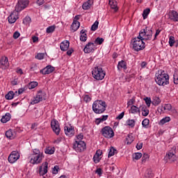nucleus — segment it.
Returning <instances> with one entry per match:
<instances>
[{"instance_id":"f257e3e1","label":"nucleus","mask_w":178,"mask_h":178,"mask_svg":"<svg viewBox=\"0 0 178 178\" xmlns=\"http://www.w3.org/2000/svg\"><path fill=\"white\" fill-rule=\"evenodd\" d=\"M155 81L158 86H168L169 84V74L165 73L163 70H160L159 74H156Z\"/></svg>"},{"instance_id":"f03ea898","label":"nucleus","mask_w":178,"mask_h":178,"mask_svg":"<svg viewBox=\"0 0 178 178\" xmlns=\"http://www.w3.org/2000/svg\"><path fill=\"white\" fill-rule=\"evenodd\" d=\"M106 102L102 100H96L92 104V111L96 114L104 113L106 111Z\"/></svg>"},{"instance_id":"7ed1b4c3","label":"nucleus","mask_w":178,"mask_h":178,"mask_svg":"<svg viewBox=\"0 0 178 178\" xmlns=\"http://www.w3.org/2000/svg\"><path fill=\"white\" fill-rule=\"evenodd\" d=\"M132 49L134 51L138 52V51H143L145 48V43L144 40L140 38H135L132 40Z\"/></svg>"},{"instance_id":"20e7f679","label":"nucleus","mask_w":178,"mask_h":178,"mask_svg":"<svg viewBox=\"0 0 178 178\" xmlns=\"http://www.w3.org/2000/svg\"><path fill=\"white\" fill-rule=\"evenodd\" d=\"M105 74V71L101 67H95L92 71V76L95 80H104Z\"/></svg>"},{"instance_id":"39448f33","label":"nucleus","mask_w":178,"mask_h":178,"mask_svg":"<svg viewBox=\"0 0 178 178\" xmlns=\"http://www.w3.org/2000/svg\"><path fill=\"white\" fill-rule=\"evenodd\" d=\"M100 133L105 138H112L115 136V132L111 127H104L102 129Z\"/></svg>"},{"instance_id":"423d86ee","label":"nucleus","mask_w":178,"mask_h":178,"mask_svg":"<svg viewBox=\"0 0 178 178\" xmlns=\"http://www.w3.org/2000/svg\"><path fill=\"white\" fill-rule=\"evenodd\" d=\"M72 147L76 152H83L87 148V145H86L84 141L76 140Z\"/></svg>"},{"instance_id":"0eeeda50","label":"nucleus","mask_w":178,"mask_h":178,"mask_svg":"<svg viewBox=\"0 0 178 178\" xmlns=\"http://www.w3.org/2000/svg\"><path fill=\"white\" fill-rule=\"evenodd\" d=\"M26 6H29V0H19L15 6V11L19 13V12H22L23 9H26Z\"/></svg>"},{"instance_id":"6e6552de","label":"nucleus","mask_w":178,"mask_h":178,"mask_svg":"<svg viewBox=\"0 0 178 178\" xmlns=\"http://www.w3.org/2000/svg\"><path fill=\"white\" fill-rule=\"evenodd\" d=\"M44 95H45V93L42 92V91L41 90L39 91L36 95V97L33 99L31 104L32 105H34L35 104L41 102V101H45V97H44Z\"/></svg>"},{"instance_id":"1a4fd4ad","label":"nucleus","mask_w":178,"mask_h":178,"mask_svg":"<svg viewBox=\"0 0 178 178\" xmlns=\"http://www.w3.org/2000/svg\"><path fill=\"white\" fill-rule=\"evenodd\" d=\"M51 127L53 131L56 134V136H59L60 133V127H59V122L58 120L54 119L51 122Z\"/></svg>"},{"instance_id":"9d476101","label":"nucleus","mask_w":178,"mask_h":178,"mask_svg":"<svg viewBox=\"0 0 178 178\" xmlns=\"http://www.w3.org/2000/svg\"><path fill=\"white\" fill-rule=\"evenodd\" d=\"M20 158V154L17 151H13L8 156V161L10 163H15Z\"/></svg>"},{"instance_id":"9b49d317","label":"nucleus","mask_w":178,"mask_h":178,"mask_svg":"<svg viewBox=\"0 0 178 178\" xmlns=\"http://www.w3.org/2000/svg\"><path fill=\"white\" fill-rule=\"evenodd\" d=\"M95 49H97L95 44L90 42L84 47L83 51L85 52V54H91V52H94Z\"/></svg>"},{"instance_id":"f8f14e48","label":"nucleus","mask_w":178,"mask_h":178,"mask_svg":"<svg viewBox=\"0 0 178 178\" xmlns=\"http://www.w3.org/2000/svg\"><path fill=\"white\" fill-rule=\"evenodd\" d=\"M41 161H42V154H36L32 155L30 162L32 163V165H35V163H41Z\"/></svg>"},{"instance_id":"ddd939ff","label":"nucleus","mask_w":178,"mask_h":178,"mask_svg":"<svg viewBox=\"0 0 178 178\" xmlns=\"http://www.w3.org/2000/svg\"><path fill=\"white\" fill-rule=\"evenodd\" d=\"M48 173V162H44L39 168V175L40 176H44Z\"/></svg>"},{"instance_id":"4468645a","label":"nucleus","mask_w":178,"mask_h":178,"mask_svg":"<svg viewBox=\"0 0 178 178\" xmlns=\"http://www.w3.org/2000/svg\"><path fill=\"white\" fill-rule=\"evenodd\" d=\"M55 71V67L51 65H47L46 67L40 70L42 74H51V73Z\"/></svg>"},{"instance_id":"2eb2a0df","label":"nucleus","mask_w":178,"mask_h":178,"mask_svg":"<svg viewBox=\"0 0 178 178\" xmlns=\"http://www.w3.org/2000/svg\"><path fill=\"white\" fill-rule=\"evenodd\" d=\"M8 19V23H10V24H13V23L16 22V20L19 19V17H17V13L14 11L9 15Z\"/></svg>"},{"instance_id":"dca6fc26","label":"nucleus","mask_w":178,"mask_h":178,"mask_svg":"<svg viewBox=\"0 0 178 178\" xmlns=\"http://www.w3.org/2000/svg\"><path fill=\"white\" fill-rule=\"evenodd\" d=\"M165 159H169L171 162H175L177 159L176 154L173 152H168L165 155Z\"/></svg>"},{"instance_id":"f3484780","label":"nucleus","mask_w":178,"mask_h":178,"mask_svg":"<svg viewBox=\"0 0 178 178\" xmlns=\"http://www.w3.org/2000/svg\"><path fill=\"white\" fill-rule=\"evenodd\" d=\"M94 4V0H88L86 2L83 3L82 5V8L84 10H88L91 8V6Z\"/></svg>"},{"instance_id":"a211bd4d","label":"nucleus","mask_w":178,"mask_h":178,"mask_svg":"<svg viewBox=\"0 0 178 178\" xmlns=\"http://www.w3.org/2000/svg\"><path fill=\"white\" fill-rule=\"evenodd\" d=\"M101 155H102V150L101 149L97 150L95 154L93 156V161L95 163H98L99 161H101V158L99 157L101 156Z\"/></svg>"},{"instance_id":"6ab92c4d","label":"nucleus","mask_w":178,"mask_h":178,"mask_svg":"<svg viewBox=\"0 0 178 178\" xmlns=\"http://www.w3.org/2000/svg\"><path fill=\"white\" fill-rule=\"evenodd\" d=\"M108 3L111 6V9H113L114 12H118V10H119L118 1H116V0H109Z\"/></svg>"},{"instance_id":"aec40b11","label":"nucleus","mask_w":178,"mask_h":178,"mask_svg":"<svg viewBox=\"0 0 178 178\" xmlns=\"http://www.w3.org/2000/svg\"><path fill=\"white\" fill-rule=\"evenodd\" d=\"M147 33H148V28L146 27L145 29H142L139 35L138 36V38H141L143 41H145V38H147Z\"/></svg>"},{"instance_id":"412c9836","label":"nucleus","mask_w":178,"mask_h":178,"mask_svg":"<svg viewBox=\"0 0 178 178\" xmlns=\"http://www.w3.org/2000/svg\"><path fill=\"white\" fill-rule=\"evenodd\" d=\"M6 137L10 140H13L16 137V132L12 129H9L6 132Z\"/></svg>"},{"instance_id":"4be33fe9","label":"nucleus","mask_w":178,"mask_h":178,"mask_svg":"<svg viewBox=\"0 0 178 178\" xmlns=\"http://www.w3.org/2000/svg\"><path fill=\"white\" fill-rule=\"evenodd\" d=\"M74 127L72 126L71 124H69V127H67V136L68 137H73L74 136Z\"/></svg>"},{"instance_id":"5701e85b","label":"nucleus","mask_w":178,"mask_h":178,"mask_svg":"<svg viewBox=\"0 0 178 178\" xmlns=\"http://www.w3.org/2000/svg\"><path fill=\"white\" fill-rule=\"evenodd\" d=\"M80 40L86 42L87 41V31L82 29L80 32Z\"/></svg>"},{"instance_id":"b1692460","label":"nucleus","mask_w":178,"mask_h":178,"mask_svg":"<svg viewBox=\"0 0 178 178\" xmlns=\"http://www.w3.org/2000/svg\"><path fill=\"white\" fill-rule=\"evenodd\" d=\"M80 27V23L76 21H73V23L71 25V30L73 33L74 31H77L79 30V28Z\"/></svg>"},{"instance_id":"393cba45","label":"nucleus","mask_w":178,"mask_h":178,"mask_svg":"<svg viewBox=\"0 0 178 178\" xmlns=\"http://www.w3.org/2000/svg\"><path fill=\"white\" fill-rule=\"evenodd\" d=\"M170 19L172 22H178V13L177 12L173 10L170 13Z\"/></svg>"},{"instance_id":"a878e982","label":"nucleus","mask_w":178,"mask_h":178,"mask_svg":"<svg viewBox=\"0 0 178 178\" xmlns=\"http://www.w3.org/2000/svg\"><path fill=\"white\" fill-rule=\"evenodd\" d=\"M108 117L109 116L106 115H102V118H96L95 123L96 124H99V123H102V122H105V120H108Z\"/></svg>"},{"instance_id":"bb28decb","label":"nucleus","mask_w":178,"mask_h":178,"mask_svg":"<svg viewBox=\"0 0 178 178\" xmlns=\"http://www.w3.org/2000/svg\"><path fill=\"white\" fill-rule=\"evenodd\" d=\"M10 120V113H7L5 115L2 116V118L1 119V123H7V122H9Z\"/></svg>"},{"instance_id":"cd10ccee","label":"nucleus","mask_w":178,"mask_h":178,"mask_svg":"<svg viewBox=\"0 0 178 178\" xmlns=\"http://www.w3.org/2000/svg\"><path fill=\"white\" fill-rule=\"evenodd\" d=\"M118 70H120L121 69L126 70V69H127V65L126 64V62H124V60L120 61L118 65Z\"/></svg>"},{"instance_id":"c85d7f7f","label":"nucleus","mask_w":178,"mask_h":178,"mask_svg":"<svg viewBox=\"0 0 178 178\" xmlns=\"http://www.w3.org/2000/svg\"><path fill=\"white\" fill-rule=\"evenodd\" d=\"M0 65L1 66H5L6 67H8V66H9V60L8 59V57H4L0 60Z\"/></svg>"},{"instance_id":"c756f323","label":"nucleus","mask_w":178,"mask_h":178,"mask_svg":"<svg viewBox=\"0 0 178 178\" xmlns=\"http://www.w3.org/2000/svg\"><path fill=\"white\" fill-rule=\"evenodd\" d=\"M140 109L142 111L143 116H148V115L149 114V110H148L146 106H140Z\"/></svg>"},{"instance_id":"7c9ffc66","label":"nucleus","mask_w":178,"mask_h":178,"mask_svg":"<svg viewBox=\"0 0 178 178\" xmlns=\"http://www.w3.org/2000/svg\"><path fill=\"white\" fill-rule=\"evenodd\" d=\"M126 124L131 127V129H134V126H136V120L129 119L127 120Z\"/></svg>"},{"instance_id":"2f4dec72","label":"nucleus","mask_w":178,"mask_h":178,"mask_svg":"<svg viewBox=\"0 0 178 178\" xmlns=\"http://www.w3.org/2000/svg\"><path fill=\"white\" fill-rule=\"evenodd\" d=\"M130 113H133L134 115H136V113H140V109L136 106H131Z\"/></svg>"},{"instance_id":"473e14b6","label":"nucleus","mask_w":178,"mask_h":178,"mask_svg":"<svg viewBox=\"0 0 178 178\" xmlns=\"http://www.w3.org/2000/svg\"><path fill=\"white\" fill-rule=\"evenodd\" d=\"M60 48L61 51H67V40H65L60 43Z\"/></svg>"},{"instance_id":"72a5a7b5","label":"nucleus","mask_w":178,"mask_h":178,"mask_svg":"<svg viewBox=\"0 0 178 178\" xmlns=\"http://www.w3.org/2000/svg\"><path fill=\"white\" fill-rule=\"evenodd\" d=\"M152 104L154 106H158V105H159V104H161V99H159V97H154L153 98V101L152 102Z\"/></svg>"},{"instance_id":"f704fd0d","label":"nucleus","mask_w":178,"mask_h":178,"mask_svg":"<svg viewBox=\"0 0 178 178\" xmlns=\"http://www.w3.org/2000/svg\"><path fill=\"white\" fill-rule=\"evenodd\" d=\"M45 154H48L49 155H52L55 152V147H48L45 149Z\"/></svg>"},{"instance_id":"c9c22d12","label":"nucleus","mask_w":178,"mask_h":178,"mask_svg":"<svg viewBox=\"0 0 178 178\" xmlns=\"http://www.w3.org/2000/svg\"><path fill=\"white\" fill-rule=\"evenodd\" d=\"M170 117H165L159 122V124L163 126V124H165V123H169V122H170Z\"/></svg>"},{"instance_id":"e433bc0d","label":"nucleus","mask_w":178,"mask_h":178,"mask_svg":"<svg viewBox=\"0 0 178 178\" xmlns=\"http://www.w3.org/2000/svg\"><path fill=\"white\" fill-rule=\"evenodd\" d=\"M142 125L145 129H148V126H149V120L148 118H145L142 122Z\"/></svg>"},{"instance_id":"4c0bfd02","label":"nucleus","mask_w":178,"mask_h":178,"mask_svg":"<svg viewBox=\"0 0 178 178\" xmlns=\"http://www.w3.org/2000/svg\"><path fill=\"white\" fill-rule=\"evenodd\" d=\"M150 12H151V9H149V8H146L143 10V17L144 20H145V19H147V17H148V15H149Z\"/></svg>"},{"instance_id":"58836bf2","label":"nucleus","mask_w":178,"mask_h":178,"mask_svg":"<svg viewBox=\"0 0 178 178\" xmlns=\"http://www.w3.org/2000/svg\"><path fill=\"white\" fill-rule=\"evenodd\" d=\"M15 97V92L13 91H10L7 95H6V99H13Z\"/></svg>"},{"instance_id":"ea45409f","label":"nucleus","mask_w":178,"mask_h":178,"mask_svg":"<svg viewBox=\"0 0 178 178\" xmlns=\"http://www.w3.org/2000/svg\"><path fill=\"white\" fill-rule=\"evenodd\" d=\"M152 38V30L149 29L147 33H146V38L145 39V41H148V40H151Z\"/></svg>"},{"instance_id":"a19ab883","label":"nucleus","mask_w":178,"mask_h":178,"mask_svg":"<svg viewBox=\"0 0 178 178\" xmlns=\"http://www.w3.org/2000/svg\"><path fill=\"white\" fill-rule=\"evenodd\" d=\"M37 86H38V82L33 81L29 83L28 88H29V90H33V88L37 87Z\"/></svg>"},{"instance_id":"79ce46f5","label":"nucleus","mask_w":178,"mask_h":178,"mask_svg":"<svg viewBox=\"0 0 178 178\" xmlns=\"http://www.w3.org/2000/svg\"><path fill=\"white\" fill-rule=\"evenodd\" d=\"M143 156V154L138 152L135 153L132 155L133 159H136V161H138V159H140V158Z\"/></svg>"},{"instance_id":"37998d69","label":"nucleus","mask_w":178,"mask_h":178,"mask_svg":"<svg viewBox=\"0 0 178 178\" xmlns=\"http://www.w3.org/2000/svg\"><path fill=\"white\" fill-rule=\"evenodd\" d=\"M55 29H56L55 25L50 26L47 29L46 31L48 34H49L51 33H54V31H55Z\"/></svg>"},{"instance_id":"c03bdc74","label":"nucleus","mask_w":178,"mask_h":178,"mask_svg":"<svg viewBox=\"0 0 178 178\" xmlns=\"http://www.w3.org/2000/svg\"><path fill=\"white\" fill-rule=\"evenodd\" d=\"M116 152H118V150H116L115 148L111 147L109 150L108 152V158L110 156H113V155H115V154H116Z\"/></svg>"},{"instance_id":"a18cd8bd","label":"nucleus","mask_w":178,"mask_h":178,"mask_svg":"<svg viewBox=\"0 0 178 178\" xmlns=\"http://www.w3.org/2000/svg\"><path fill=\"white\" fill-rule=\"evenodd\" d=\"M162 109H163V111H172V104H165V106H162Z\"/></svg>"},{"instance_id":"49530a36","label":"nucleus","mask_w":178,"mask_h":178,"mask_svg":"<svg viewBox=\"0 0 178 178\" xmlns=\"http://www.w3.org/2000/svg\"><path fill=\"white\" fill-rule=\"evenodd\" d=\"M98 24H99L98 21L95 22V23L91 26L92 31H95L98 29Z\"/></svg>"},{"instance_id":"de8ad7c7","label":"nucleus","mask_w":178,"mask_h":178,"mask_svg":"<svg viewBox=\"0 0 178 178\" xmlns=\"http://www.w3.org/2000/svg\"><path fill=\"white\" fill-rule=\"evenodd\" d=\"M144 101H145L147 106L149 108L151 106V103L152 102V101H151V97H146L144 99Z\"/></svg>"},{"instance_id":"09e8293b","label":"nucleus","mask_w":178,"mask_h":178,"mask_svg":"<svg viewBox=\"0 0 178 178\" xmlns=\"http://www.w3.org/2000/svg\"><path fill=\"white\" fill-rule=\"evenodd\" d=\"M104 42V38H97L95 40V44H97L98 45H101Z\"/></svg>"},{"instance_id":"8fccbe9b","label":"nucleus","mask_w":178,"mask_h":178,"mask_svg":"<svg viewBox=\"0 0 178 178\" xmlns=\"http://www.w3.org/2000/svg\"><path fill=\"white\" fill-rule=\"evenodd\" d=\"M175 37L173 36H170L169 37V44H170V47H173V45H175Z\"/></svg>"},{"instance_id":"3c124183","label":"nucleus","mask_w":178,"mask_h":178,"mask_svg":"<svg viewBox=\"0 0 178 178\" xmlns=\"http://www.w3.org/2000/svg\"><path fill=\"white\" fill-rule=\"evenodd\" d=\"M44 56H45V54L44 53H39L37 56H35V59H39V60H41L44 59Z\"/></svg>"},{"instance_id":"603ef678","label":"nucleus","mask_w":178,"mask_h":178,"mask_svg":"<svg viewBox=\"0 0 178 178\" xmlns=\"http://www.w3.org/2000/svg\"><path fill=\"white\" fill-rule=\"evenodd\" d=\"M149 156L148 155V154L147 153L143 154V156L142 157V162L143 163L147 162V160L149 159Z\"/></svg>"},{"instance_id":"864d4df0","label":"nucleus","mask_w":178,"mask_h":178,"mask_svg":"<svg viewBox=\"0 0 178 178\" xmlns=\"http://www.w3.org/2000/svg\"><path fill=\"white\" fill-rule=\"evenodd\" d=\"M59 172V165H55L52 170L53 175H58Z\"/></svg>"},{"instance_id":"5fc2aeb1","label":"nucleus","mask_w":178,"mask_h":178,"mask_svg":"<svg viewBox=\"0 0 178 178\" xmlns=\"http://www.w3.org/2000/svg\"><path fill=\"white\" fill-rule=\"evenodd\" d=\"M127 144H131V143H133L134 141L133 136L128 135V136L127 137Z\"/></svg>"},{"instance_id":"6e6d98bb","label":"nucleus","mask_w":178,"mask_h":178,"mask_svg":"<svg viewBox=\"0 0 178 178\" xmlns=\"http://www.w3.org/2000/svg\"><path fill=\"white\" fill-rule=\"evenodd\" d=\"M174 77V83L178 84V73H175L173 75Z\"/></svg>"},{"instance_id":"4d7b16f0","label":"nucleus","mask_w":178,"mask_h":178,"mask_svg":"<svg viewBox=\"0 0 178 178\" xmlns=\"http://www.w3.org/2000/svg\"><path fill=\"white\" fill-rule=\"evenodd\" d=\"M32 155H42V153H41V152H40V149H34L33 154Z\"/></svg>"},{"instance_id":"13d9d810","label":"nucleus","mask_w":178,"mask_h":178,"mask_svg":"<svg viewBox=\"0 0 178 178\" xmlns=\"http://www.w3.org/2000/svg\"><path fill=\"white\" fill-rule=\"evenodd\" d=\"M83 100L85 101V102H90V101H91V97H90L88 95H86L83 97Z\"/></svg>"},{"instance_id":"bf43d9fd","label":"nucleus","mask_w":178,"mask_h":178,"mask_svg":"<svg viewBox=\"0 0 178 178\" xmlns=\"http://www.w3.org/2000/svg\"><path fill=\"white\" fill-rule=\"evenodd\" d=\"M18 37H20V33L15 31L13 34V38H15V40H17Z\"/></svg>"},{"instance_id":"052dcab7","label":"nucleus","mask_w":178,"mask_h":178,"mask_svg":"<svg viewBox=\"0 0 178 178\" xmlns=\"http://www.w3.org/2000/svg\"><path fill=\"white\" fill-rule=\"evenodd\" d=\"M95 173H97L99 176H102V169L101 168H97L96 170Z\"/></svg>"},{"instance_id":"680f3d73","label":"nucleus","mask_w":178,"mask_h":178,"mask_svg":"<svg viewBox=\"0 0 178 178\" xmlns=\"http://www.w3.org/2000/svg\"><path fill=\"white\" fill-rule=\"evenodd\" d=\"M24 23H30V22H31V18H30V17H26L24 19Z\"/></svg>"},{"instance_id":"e2e57ef3","label":"nucleus","mask_w":178,"mask_h":178,"mask_svg":"<svg viewBox=\"0 0 178 178\" xmlns=\"http://www.w3.org/2000/svg\"><path fill=\"white\" fill-rule=\"evenodd\" d=\"M124 116V112L121 113L119 114V115L116 118V119H118L120 120L121 119H123V117Z\"/></svg>"},{"instance_id":"0e129e2a","label":"nucleus","mask_w":178,"mask_h":178,"mask_svg":"<svg viewBox=\"0 0 178 178\" xmlns=\"http://www.w3.org/2000/svg\"><path fill=\"white\" fill-rule=\"evenodd\" d=\"M76 138H77V140H79V141H81V140L84 138V136L83 135V134H80L76 136Z\"/></svg>"},{"instance_id":"69168bd1","label":"nucleus","mask_w":178,"mask_h":178,"mask_svg":"<svg viewBox=\"0 0 178 178\" xmlns=\"http://www.w3.org/2000/svg\"><path fill=\"white\" fill-rule=\"evenodd\" d=\"M160 33H161V30L157 29V30L156 31V33H155V35H154V40H156V37L159 36Z\"/></svg>"},{"instance_id":"338daca9","label":"nucleus","mask_w":178,"mask_h":178,"mask_svg":"<svg viewBox=\"0 0 178 178\" xmlns=\"http://www.w3.org/2000/svg\"><path fill=\"white\" fill-rule=\"evenodd\" d=\"M146 66H147V62L143 61V62L140 63V67H141L142 69L145 68Z\"/></svg>"},{"instance_id":"774afa93","label":"nucleus","mask_w":178,"mask_h":178,"mask_svg":"<svg viewBox=\"0 0 178 178\" xmlns=\"http://www.w3.org/2000/svg\"><path fill=\"white\" fill-rule=\"evenodd\" d=\"M136 148H137V149H141V148H143V143H138L136 145Z\"/></svg>"}]
</instances>
